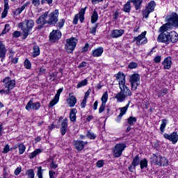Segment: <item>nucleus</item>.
I'll list each match as a JSON object with an SVG mask.
<instances>
[{"instance_id": "30", "label": "nucleus", "mask_w": 178, "mask_h": 178, "mask_svg": "<svg viewBox=\"0 0 178 178\" xmlns=\"http://www.w3.org/2000/svg\"><path fill=\"white\" fill-rule=\"evenodd\" d=\"M168 124V120L167 119H163L161 120V124L160 126V131L161 134H163L165 133V129H166V125Z\"/></svg>"}, {"instance_id": "31", "label": "nucleus", "mask_w": 178, "mask_h": 178, "mask_svg": "<svg viewBox=\"0 0 178 178\" xmlns=\"http://www.w3.org/2000/svg\"><path fill=\"white\" fill-rule=\"evenodd\" d=\"M40 54V47H38V45H34L33 48V58H37V56H38Z\"/></svg>"}, {"instance_id": "17", "label": "nucleus", "mask_w": 178, "mask_h": 178, "mask_svg": "<svg viewBox=\"0 0 178 178\" xmlns=\"http://www.w3.org/2000/svg\"><path fill=\"white\" fill-rule=\"evenodd\" d=\"M73 144L77 151H83V149H84V145H87L88 142L77 140H74Z\"/></svg>"}, {"instance_id": "16", "label": "nucleus", "mask_w": 178, "mask_h": 178, "mask_svg": "<svg viewBox=\"0 0 178 178\" xmlns=\"http://www.w3.org/2000/svg\"><path fill=\"white\" fill-rule=\"evenodd\" d=\"M164 138L165 140H169V141H171L172 144H176L178 141V135L177 132L174 131L171 134H163Z\"/></svg>"}, {"instance_id": "34", "label": "nucleus", "mask_w": 178, "mask_h": 178, "mask_svg": "<svg viewBox=\"0 0 178 178\" xmlns=\"http://www.w3.org/2000/svg\"><path fill=\"white\" fill-rule=\"evenodd\" d=\"M127 123L130 126H134L136 123H137V118L130 116L129 118H127Z\"/></svg>"}, {"instance_id": "53", "label": "nucleus", "mask_w": 178, "mask_h": 178, "mask_svg": "<svg viewBox=\"0 0 178 178\" xmlns=\"http://www.w3.org/2000/svg\"><path fill=\"white\" fill-rule=\"evenodd\" d=\"M37 176L38 178H43L42 177V167L40 166L38 168Z\"/></svg>"}, {"instance_id": "8", "label": "nucleus", "mask_w": 178, "mask_h": 178, "mask_svg": "<svg viewBox=\"0 0 178 178\" xmlns=\"http://www.w3.org/2000/svg\"><path fill=\"white\" fill-rule=\"evenodd\" d=\"M126 143L116 144L113 149V155L114 158H120L123 154V151L126 149Z\"/></svg>"}, {"instance_id": "43", "label": "nucleus", "mask_w": 178, "mask_h": 178, "mask_svg": "<svg viewBox=\"0 0 178 178\" xmlns=\"http://www.w3.org/2000/svg\"><path fill=\"white\" fill-rule=\"evenodd\" d=\"M101 101H102V104H106V102H108V92L106 91L102 98H101Z\"/></svg>"}, {"instance_id": "54", "label": "nucleus", "mask_w": 178, "mask_h": 178, "mask_svg": "<svg viewBox=\"0 0 178 178\" xmlns=\"http://www.w3.org/2000/svg\"><path fill=\"white\" fill-rule=\"evenodd\" d=\"M143 17H145V19H148V16H149V13H152L151 11H149V10L145 8L143 11Z\"/></svg>"}, {"instance_id": "25", "label": "nucleus", "mask_w": 178, "mask_h": 178, "mask_svg": "<svg viewBox=\"0 0 178 178\" xmlns=\"http://www.w3.org/2000/svg\"><path fill=\"white\" fill-rule=\"evenodd\" d=\"M69 98L67 99V102L70 105V108H73L76 104H77V99L75 96L72 95V93L69 94Z\"/></svg>"}, {"instance_id": "60", "label": "nucleus", "mask_w": 178, "mask_h": 178, "mask_svg": "<svg viewBox=\"0 0 178 178\" xmlns=\"http://www.w3.org/2000/svg\"><path fill=\"white\" fill-rule=\"evenodd\" d=\"M161 60H162V57L161 56H156L154 58V63H160Z\"/></svg>"}, {"instance_id": "18", "label": "nucleus", "mask_w": 178, "mask_h": 178, "mask_svg": "<svg viewBox=\"0 0 178 178\" xmlns=\"http://www.w3.org/2000/svg\"><path fill=\"white\" fill-rule=\"evenodd\" d=\"M129 106H130V102L124 107L120 108V113L119 115L115 119V121L119 123L120 120H122V118H123L124 115H126V112H127V109H129Z\"/></svg>"}, {"instance_id": "19", "label": "nucleus", "mask_w": 178, "mask_h": 178, "mask_svg": "<svg viewBox=\"0 0 178 178\" xmlns=\"http://www.w3.org/2000/svg\"><path fill=\"white\" fill-rule=\"evenodd\" d=\"M162 65L163 66V70H169L172 67V65H173L172 57L168 56L164 58Z\"/></svg>"}, {"instance_id": "28", "label": "nucleus", "mask_w": 178, "mask_h": 178, "mask_svg": "<svg viewBox=\"0 0 178 178\" xmlns=\"http://www.w3.org/2000/svg\"><path fill=\"white\" fill-rule=\"evenodd\" d=\"M76 113H77V109L76 108H72L70 112V119L71 122H76Z\"/></svg>"}, {"instance_id": "1", "label": "nucleus", "mask_w": 178, "mask_h": 178, "mask_svg": "<svg viewBox=\"0 0 178 178\" xmlns=\"http://www.w3.org/2000/svg\"><path fill=\"white\" fill-rule=\"evenodd\" d=\"M166 23L163 24L160 29L159 31H169L172 30L173 27L175 29H178V14L177 13H172L171 14L167 15L165 19Z\"/></svg>"}, {"instance_id": "40", "label": "nucleus", "mask_w": 178, "mask_h": 178, "mask_svg": "<svg viewBox=\"0 0 178 178\" xmlns=\"http://www.w3.org/2000/svg\"><path fill=\"white\" fill-rule=\"evenodd\" d=\"M58 102H59V99H58V97H56L54 96V99L51 100V102L49 103L48 108H52V106H54V105H56Z\"/></svg>"}, {"instance_id": "10", "label": "nucleus", "mask_w": 178, "mask_h": 178, "mask_svg": "<svg viewBox=\"0 0 178 178\" xmlns=\"http://www.w3.org/2000/svg\"><path fill=\"white\" fill-rule=\"evenodd\" d=\"M41 108V103L40 102H36L34 103V99L31 98L26 105L25 109L26 111H38Z\"/></svg>"}, {"instance_id": "47", "label": "nucleus", "mask_w": 178, "mask_h": 178, "mask_svg": "<svg viewBox=\"0 0 178 178\" xmlns=\"http://www.w3.org/2000/svg\"><path fill=\"white\" fill-rule=\"evenodd\" d=\"M26 175H27L28 177L29 178H34L35 174H34V170L29 169L26 171Z\"/></svg>"}, {"instance_id": "29", "label": "nucleus", "mask_w": 178, "mask_h": 178, "mask_svg": "<svg viewBox=\"0 0 178 178\" xmlns=\"http://www.w3.org/2000/svg\"><path fill=\"white\" fill-rule=\"evenodd\" d=\"M161 155L159 154H153V156H152V161L153 162L155 163L156 165H157V166H159L160 165V162H161Z\"/></svg>"}, {"instance_id": "38", "label": "nucleus", "mask_w": 178, "mask_h": 178, "mask_svg": "<svg viewBox=\"0 0 178 178\" xmlns=\"http://www.w3.org/2000/svg\"><path fill=\"white\" fill-rule=\"evenodd\" d=\"M86 137L90 140H95L97 138V134L91 132V131H88L86 133Z\"/></svg>"}, {"instance_id": "13", "label": "nucleus", "mask_w": 178, "mask_h": 178, "mask_svg": "<svg viewBox=\"0 0 178 178\" xmlns=\"http://www.w3.org/2000/svg\"><path fill=\"white\" fill-rule=\"evenodd\" d=\"M62 37V32L59 30H53L49 34V38L51 42H56L59 41Z\"/></svg>"}, {"instance_id": "57", "label": "nucleus", "mask_w": 178, "mask_h": 178, "mask_svg": "<svg viewBox=\"0 0 178 178\" xmlns=\"http://www.w3.org/2000/svg\"><path fill=\"white\" fill-rule=\"evenodd\" d=\"M106 106V104L104 103H102V105L99 108V113H102L104 111H105V107Z\"/></svg>"}, {"instance_id": "33", "label": "nucleus", "mask_w": 178, "mask_h": 178, "mask_svg": "<svg viewBox=\"0 0 178 178\" xmlns=\"http://www.w3.org/2000/svg\"><path fill=\"white\" fill-rule=\"evenodd\" d=\"M41 152H42V150L41 149H36L34 152L29 154V159H34V158H35L37 155H39V154H41Z\"/></svg>"}, {"instance_id": "50", "label": "nucleus", "mask_w": 178, "mask_h": 178, "mask_svg": "<svg viewBox=\"0 0 178 178\" xmlns=\"http://www.w3.org/2000/svg\"><path fill=\"white\" fill-rule=\"evenodd\" d=\"M129 69H136L138 67V64L134 62L129 63L128 65Z\"/></svg>"}, {"instance_id": "26", "label": "nucleus", "mask_w": 178, "mask_h": 178, "mask_svg": "<svg viewBox=\"0 0 178 178\" xmlns=\"http://www.w3.org/2000/svg\"><path fill=\"white\" fill-rule=\"evenodd\" d=\"M48 17V11L45 12L43 15H40L38 19L36 20V24H41V23H44L47 22V18Z\"/></svg>"}, {"instance_id": "32", "label": "nucleus", "mask_w": 178, "mask_h": 178, "mask_svg": "<svg viewBox=\"0 0 178 178\" xmlns=\"http://www.w3.org/2000/svg\"><path fill=\"white\" fill-rule=\"evenodd\" d=\"M155 6H156V3H155V1H151L146 7V9L149 12L152 13L154 12V10H155Z\"/></svg>"}, {"instance_id": "12", "label": "nucleus", "mask_w": 178, "mask_h": 178, "mask_svg": "<svg viewBox=\"0 0 178 178\" xmlns=\"http://www.w3.org/2000/svg\"><path fill=\"white\" fill-rule=\"evenodd\" d=\"M3 83L4 88H6L9 92L16 87V81L15 79H10V77H6L3 80Z\"/></svg>"}, {"instance_id": "23", "label": "nucleus", "mask_w": 178, "mask_h": 178, "mask_svg": "<svg viewBox=\"0 0 178 178\" xmlns=\"http://www.w3.org/2000/svg\"><path fill=\"white\" fill-rule=\"evenodd\" d=\"M123 34H124V30L123 29H114L111 31L112 38H119V37H122Z\"/></svg>"}, {"instance_id": "64", "label": "nucleus", "mask_w": 178, "mask_h": 178, "mask_svg": "<svg viewBox=\"0 0 178 178\" xmlns=\"http://www.w3.org/2000/svg\"><path fill=\"white\" fill-rule=\"evenodd\" d=\"M86 104H87V99L83 98L82 102L81 103V108H86Z\"/></svg>"}, {"instance_id": "39", "label": "nucleus", "mask_w": 178, "mask_h": 178, "mask_svg": "<svg viewBox=\"0 0 178 178\" xmlns=\"http://www.w3.org/2000/svg\"><path fill=\"white\" fill-rule=\"evenodd\" d=\"M139 165H140V169L141 170H143L144 168H148V161L147 160V159H144L143 160H141L140 161Z\"/></svg>"}, {"instance_id": "48", "label": "nucleus", "mask_w": 178, "mask_h": 178, "mask_svg": "<svg viewBox=\"0 0 178 178\" xmlns=\"http://www.w3.org/2000/svg\"><path fill=\"white\" fill-rule=\"evenodd\" d=\"M49 168H50V169H56V168H58V164L56 163V162H55V161H54V159H52L50 161Z\"/></svg>"}, {"instance_id": "22", "label": "nucleus", "mask_w": 178, "mask_h": 178, "mask_svg": "<svg viewBox=\"0 0 178 178\" xmlns=\"http://www.w3.org/2000/svg\"><path fill=\"white\" fill-rule=\"evenodd\" d=\"M102 54H104V47H99L92 51V56L94 58H99V56H102Z\"/></svg>"}, {"instance_id": "45", "label": "nucleus", "mask_w": 178, "mask_h": 178, "mask_svg": "<svg viewBox=\"0 0 178 178\" xmlns=\"http://www.w3.org/2000/svg\"><path fill=\"white\" fill-rule=\"evenodd\" d=\"M98 26H99V24L97 23L95 26L90 29V33L92 34L93 35H95L97 33V29H98Z\"/></svg>"}, {"instance_id": "49", "label": "nucleus", "mask_w": 178, "mask_h": 178, "mask_svg": "<svg viewBox=\"0 0 178 178\" xmlns=\"http://www.w3.org/2000/svg\"><path fill=\"white\" fill-rule=\"evenodd\" d=\"M24 67L25 69H31V62H30L28 58H26L24 61Z\"/></svg>"}, {"instance_id": "5", "label": "nucleus", "mask_w": 178, "mask_h": 178, "mask_svg": "<svg viewBox=\"0 0 178 178\" xmlns=\"http://www.w3.org/2000/svg\"><path fill=\"white\" fill-rule=\"evenodd\" d=\"M143 0H129L123 7V12L125 13H130L131 12V4L133 3L135 9L136 10H140L143 8Z\"/></svg>"}, {"instance_id": "42", "label": "nucleus", "mask_w": 178, "mask_h": 178, "mask_svg": "<svg viewBox=\"0 0 178 178\" xmlns=\"http://www.w3.org/2000/svg\"><path fill=\"white\" fill-rule=\"evenodd\" d=\"M87 84H88V80L86 79L77 84L76 88H81V87H84V86H87Z\"/></svg>"}, {"instance_id": "14", "label": "nucleus", "mask_w": 178, "mask_h": 178, "mask_svg": "<svg viewBox=\"0 0 178 178\" xmlns=\"http://www.w3.org/2000/svg\"><path fill=\"white\" fill-rule=\"evenodd\" d=\"M86 9H87V7L81 9L79 13L75 15L72 22L73 24H77L79 23V19L81 23H83V22H84V15H86Z\"/></svg>"}, {"instance_id": "3", "label": "nucleus", "mask_w": 178, "mask_h": 178, "mask_svg": "<svg viewBox=\"0 0 178 178\" xmlns=\"http://www.w3.org/2000/svg\"><path fill=\"white\" fill-rule=\"evenodd\" d=\"M120 92L117 93L115 98L117 99V102H123L127 97H131V90L126 86V83L122 81L120 85H119Z\"/></svg>"}, {"instance_id": "11", "label": "nucleus", "mask_w": 178, "mask_h": 178, "mask_svg": "<svg viewBox=\"0 0 178 178\" xmlns=\"http://www.w3.org/2000/svg\"><path fill=\"white\" fill-rule=\"evenodd\" d=\"M129 83H131V90L136 91L137 90L138 86H140V74H134L131 75Z\"/></svg>"}, {"instance_id": "63", "label": "nucleus", "mask_w": 178, "mask_h": 178, "mask_svg": "<svg viewBox=\"0 0 178 178\" xmlns=\"http://www.w3.org/2000/svg\"><path fill=\"white\" fill-rule=\"evenodd\" d=\"M96 165L97 168H102V166H104V161L103 160H99L97 163Z\"/></svg>"}, {"instance_id": "21", "label": "nucleus", "mask_w": 178, "mask_h": 178, "mask_svg": "<svg viewBox=\"0 0 178 178\" xmlns=\"http://www.w3.org/2000/svg\"><path fill=\"white\" fill-rule=\"evenodd\" d=\"M7 52L6 46L3 44V42L0 40V59H5Z\"/></svg>"}, {"instance_id": "44", "label": "nucleus", "mask_w": 178, "mask_h": 178, "mask_svg": "<svg viewBox=\"0 0 178 178\" xmlns=\"http://www.w3.org/2000/svg\"><path fill=\"white\" fill-rule=\"evenodd\" d=\"M31 2L28 1L26 3H25L20 8L17 9V12L18 13H22L23 10H24L26 9V8H27V6H29L30 5Z\"/></svg>"}, {"instance_id": "7", "label": "nucleus", "mask_w": 178, "mask_h": 178, "mask_svg": "<svg viewBox=\"0 0 178 178\" xmlns=\"http://www.w3.org/2000/svg\"><path fill=\"white\" fill-rule=\"evenodd\" d=\"M48 19L44 23L49 26H55L59 20V10H55L47 15Z\"/></svg>"}, {"instance_id": "6", "label": "nucleus", "mask_w": 178, "mask_h": 178, "mask_svg": "<svg viewBox=\"0 0 178 178\" xmlns=\"http://www.w3.org/2000/svg\"><path fill=\"white\" fill-rule=\"evenodd\" d=\"M79 40L74 37H71L66 40V44L65 45V51L67 54H73V51L76 49Z\"/></svg>"}, {"instance_id": "15", "label": "nucleus", "mask_w": 178, "mask_h": 178, "mask_svg": "<svg viewBox=\"0 0 178 178\" xmlns=\"http://www.w3.org/2000/svg\"><path fill=\"white\" fill-rule=\"evenodd\" d=\"M140 156L137 154L132 160L131 164L129 166L128 169L131 173L136 172V168L140 165Z\"/></svg>"}, {"instance_id": "59", "label": "nucleus", "mask_w": 178, "mask_h": 178, "mask_svg": "<svg viewBox=\"0 0 178 178\" xmlns=\"http://www.w3.org/2000/svg\"><path fill=\"white\" fill-rule=\"evenodd\" d=\"M21 34L22 33H20V31H15L13 33V38H19V37H20Z\"/></svg>"}, {"instance_id": "20", "label": "nucleus", "mask_w": 178, "mask_h": 178, "mask_svg": "<svg viewBox=\"0 0 178 178\" xmlns=\"http://www.w3.org/2000/svg\"><path fill=\"white\" fill-rule=\"evenodd\" d=\"M32 5L35 6V8H38L41 4L44 5L45 2L48 3V5H51L52 2H54V0H31Z\"/></svg>"}, {"instance_id": "55", "label": "nucleus", "mask_w": 178, "mask_h": 178, "mask_svg": "<svg viewBox=\"0 0 178 178\" xmlns=\"http://www.w3.org/2000/svg\"><path fill=\"white\" fill-rule=\"evenodd\" d=\"M88 48H90V44L88 43H86L83 47H82L81 52L82 54H85V52H87L88 51Z\"/></svg>"}, {"instance_id": "41", "label": "nucleus", "mask_w": 178, "mask_h": 178, "mask_svg": "<svg viewBox=\"0 0 178 178\" xmlns=\"http://www.w3.org/2000/svg\"><path fill=\"white\" fill-rule=\"evenodd\" d=\"M168 88H163L160 92H158V98H161V97H165L166 94H168Z\"/></svg>"}, {"instance_id": "35", "label": "nucleus", "mask_w": 178, "mask_h": 178, "mask_svg": "<svg viewBox=\"0 0 178 178\" xmlns=\"http://www.w3.org/2000/svg\"><path fill=\"white\" fill-rule=\"evenodd\" d=\"M168 165H169V161H168V159L161 156L160 158V164H159V166H168Z\"/></svg>"}, {"instance_id": "37", "label": "nucleus", "mask_w": 178, "mask_h": 178, "mask_svg": "<svg viewBox=\"0 0 178 178\" xmlns=\"http://www.w3.org/2000/svg\"><path fill=\"white\" fill-rule=\"evenodd\" d=\"M18 148H19V155H23L24 152H26V145L23 143H20L18 145Z\"/></svg>"}, {"instance_id": "62", "label": "nucleus", "mask_w": 178, "mask_h": 178, "mask_svg": "<svg viewBox=\"0 0 178 178\" xmlns=\"http://www.w3.org/2000/svg\"><path fill=\"white\" fill-rule=\"evenodd\" d=\"M55 175H56V172H55V171H54L52 170L49 171V178H56V177H55Z\"/></svg>"}, {"instance_id": "51", "label": "nucleus", "mask_w": 178, "mask_h": 178, "mask_svg": "<svg viewBox=\"0 0 178 178\" xmlns=\"http://www.w3.org/2000/svg\"><path fill=\"white\" fill-rule=\"evenodd\" d=\"M10 30V25L9 24H6L4 26V29L2 31V34H6Z\"/></svg>"}, {"instance_id": "24", "label": "nucleus", "mask_w": 178, "mask_h": 178, "mask_svg": "<svg viewBox=\"0 0 178 178\" xmlns=\"http://www.w3.org/2000/svg\"><path fill=\"white\" fill-rule=\"evenodd\" d=\"M62 136H65L67 132V118H65L61 122V127L60 129Z\"/></svg>"}, {"instance_id": "46", "label": "nucleus", "mask_w": 178, "mask_h": 178, "mask_svg": "<svg viewBox=\"0 0 178 178\" xmlns=\"http://www.w3.org/2000/svg\"><path fill=\"white\" fill-rule=\"evenodd\" d=\"M65 19H60V21L56 24V28L60 29H62V27L65 26Z\"/></svg>"}, {"instance_id": "58", "label": "nucleus", "mask_w": 178, "mask_h": 178, "mask_svg": "<svg viewBox=\"0 0 178 178\" xmlns=\"http://www.w3.org/2000/svg\"><path fill=\"white\" fill-rule=\"evenodd\" d=\"M20 173H22V167H17L14 172V175L15 176H19Z\"/></svg>"}, {"instance_id": "9", "label": "nucleus", "mask_w": 178, "mask_h": 178, "mask_svg": "<svg viewBox=\"0 0 178 178\" xmlns=\"http://www.w3.org/2000/svg\"><path fill=\"white\" fill-rule=\"evenodd\" d=\"M146 34H147V31H144L138 36L134 37L133 40V42H136V45L138 47L147 44L148 42V40L147 39V38H145Z\"/></svg>"}, {"instance_id": "36", "label": "nucleus", "mask_w": 178, "mask_h": 178, "mask_svg": "<svg viewBox=\"0 0 178 178\" xmlns=\"http://www.w3.org/2000/svg\"><path fill=\"white\" fill-rule=\"evenodd\" d=\"M98 12H97V10H95L91 16V23H97V22L98 21Z\"/></svg>"}, {"instance_id": "27", "label": "nucleus", "mask_w": 178, "mask_h": 178, "mask_svg": "<svg viewBox=\"0 0 178 178\" xmlns=\"http://www.w3.org/2000/svg\"><path fill=\"white\" fill-rule=\"evenodd\" d=\"M116 79L119 80V85L122 83V81L124 82V83H126V76H124V74L122 72H118L115 75Z\"/></svg>"}, {"instance_id": "56", "label": "nucleus", "mask_w": 178, "mask_h": 178, "mask_svg": "<svg viewBox=\"0 0 178 178\" xmlns=\"http://www.w3.org/2000/svg\"><path fill=\"white\" fill-rule=\"evenodd\" d=\"M10 148L9 145H6L5 147L3 149V154H8V152H9V151H10Z\"/></svg>"}, {"instance_id": "52", "label": "nucleus", "mask_w": 178, "mask_h": 178, "mask_svg": "<svg viewBox=\"0 0 178 178\" xmlns=\"http://www.w3.org/2000/svg\"><path fill=\"white\" fill-rule=\"evenodd\" d=\"M10 30V25L9 24H6L4 26V29L2 31V34H6Z\"/></svg>"}, {"instance_id": "2", "label": "nucleus", "mask_w": 178, "mask_h": 178, "mask_svg": "<svg viewBox=\"0 0 178 178\" xmlns=\"http://www.w3.org/2000/svg\"><path fill=\"white\" fill-rule=\"evenodd\" d=\"M161 33L157 38L158 42H163L166 45H169L170 42L172 44L176 43L178 41V33L175 31L166 32V31H159Z\"/></svg>"}, {"instance_id": "61", "label": "nucleus", "mask_w": 178, "mask_h": 178, "mask_svg": "<svg viewBox=\"0 0 178 178\" xmlns=\"http://www.w3.org/2000/svg\"><path fill=\"white\" fill-rule=\"evenodd\" d=\"M63 91V88H60V89H58L57 90L56 94L55 95L54 97H56V98H58L59 99V97H60V93Z\"/></svg>"}, {"instance_id": "4", "label": "nucleus", "mask_w": 178, "mask_h": 178, "mask_svg": "<svg viewBox=\"0 0 178 178\" xmlns=\"http://www.w3.org/2000/svg\"><path fill=\"white\" fill-rule=\"evenodd\" d=\"M34 21L33 19H25L23 22L19 24L21 30L23 32L22 40H26L30 34V31L34 27Z\"/></svg>"}]
</instances>
